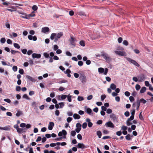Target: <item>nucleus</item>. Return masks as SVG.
Returning <instances> with one entry per match:
<instances>
[{"label": "nucleus", "mask_w": 153, "mask_h": 153, "mask_svg": "<svg viewBox=\"0 0 153 153\" xmlns=\"http://www.w3.org/2000/svg\"><path fill=\"white\" fill-rule=\"evenodd\" d=\"M101 53V56L103 57L107 62H111V58L108 54L105 53L103 52H102Z\"/></svg>", "instance_id": "nucleus-1"}, {"label": "nucleus", "mask_w": 153, "mask_h": 153, "mask_svg": "<svg viewBox=\"0 0 153 153\" xmlns=\"http://www.w3.org/2000/svg\"><path fill=\"white\" fill-rule=\"evenodd\" d=\"M79 79L82 83H85L87 81L86 76L84 74H80Z\"/></svg>", "instance_id": "nucleus-2"}, {"label": "nucleus", "mask_w": 153, "mask_h": 153, "mask_svg": "<svg viewBox=\"0 0 153 153\" xmlns=\"http://www.w3.org/2000/svg\"><path fill=\"white\" fill-rule=\"evenodd\" d=\"M138 82H142L146 79V77L143 74H141L138 76Z\"/></svg>", "instance_id": "nucleus-3"}, {"label": "nucleus", "mask_w": 153, "mask_h": 153, "mask_svg": "<svg viewBox=\"0 0 153 153\" xmlns=\"http://www.w3.org/2000/svg\"><path fill=\"white\" fill-rule=\"evenodd\" d=\"M127 60L130 62L132 64L134 65L139 67V64L135 61L129 58H126Z\"/></svg>", "instance_id": "nucleus-4"}, {"label": "nucleus", "mask_w": 153, "mask_h": 153, "mask_svg": "<svg viewBox=\"0 0 153 153\" xmlns=\"http://www.w3.org/2000/svg\"><path fill=\"white\" fill-rule=\"evenodd\" d=\"M110 117L114 122H118V118L113 113H111L110 115Z\"/></svg>", "instance_id": "nucleus-5"}, {"label": "nucleus", "mask_w": 153, "mask_h": 153, "mask_svg": "<svg viewBox=\"0 0 153 153\" xmlns=\"http://www.w3.org/2000/svg\"><path fill=\"white\" fill-rule=\"evenodd\" d=\"M67 134V133L66 131L65 130H62V131H60L59 132L58 135L59 136L61 137L62 136V135H63L64 137H64V138H66V135Z\"/></svg>", "instance_id": "nucleus-6"}, {"label": "nucleus", "mask_w": 153, "mask_h": 153, "mask_svg": "<svg viewBox=\"0 0 153 153\" xmlns=\"http://www.w3.org/2000/svg\"><path fill=\"white\" fill-rule=\"evenodd\" d=\"M114 52L116 54L120 56H126V53L124 51H115Z\"/></svg>", "instance_id": "nucleus-7"}, {"label": "nucleus", "mask_w": 153, "mask_h": 153, "mask_svg": "<svg viewBox=\"0 0 153 153\" xmlns=\"http://www.w3.org/2000/svg\"><path fill=\"white\" fill-rule=\"evenodd\" d=\"M89 146H85L83 143H78L77 145V147L78 148L84 149L88 148Z\"/></svg>", "instance_id": "nucleus-8"}, {"label": "nucleus", "mask_w": 153, "mask_h": 153, "mask_svg": "<svg viewBox=\"0 0 153 153\" xmlns=\"http://www.w3.org/2000/svg\"><path fill=\"white\" fill-rule=\"evenodd\" d=\"M105 126L107 127L114 128V126L113 123L111 121H109L105 123Z\"/></svg>", "instance_id": "nucleus-9"}, {"label": "nucleus", "mask_w": 153, "mask_h": 153, "mask_svg": "<svg viewBox=\"0 0 153 153\" xmlns=\"http://www.w3.org/2000/svg\"><path fill=\"white\" fill-rule=\"evenodd\" d=\"M76 40L73 36H71V38L69 39L70 42L72 45L74 46H75L76 45V44L75 43V41Z\"/></svg>", "instance_id": "nucleus-10"}, {"label": "nucleus", "mask_w": 153, "mask_h": 153, "mask_svg": "<svg viewBox=\"0 0 153 153\" xmlns=\"http://www.w3.org/2000/svg\"><path fill=\"white\" fill-rule=\"evenodd\" d=\"M85 111L89 115L91 116L93 115V114L92 110L90 108H87L85 110Z\"/></svg>", "instance_id": "nucleus-11"}, {"label": "nucleus", "mask_w": 153, "mask_h": 153, "mask_svg": "<svg viewBox=\"0 0 153 153\" xmlns=\"http://www.w3.org/2000/svg\"><path fill=\"white\" fill-rule=\"evenodd\" d=\"M54 126V124L53 122H50L48 126V129L50 130L52 129L53 127Z\"/></svg>", "instance_id": "nucleus-12"}, {"label": "nucleus", "mask_w": 153, "mask_h": 153, "mask_svg": "<svg viewBox=\"0 0 153 153\" xmlns=\"http://www.w3.org/2000/svg\"><path fill=\"white\" fill-rule=\"evenodd\" d=\"M86 121L88 123V126L89 127L91 128L92 126L93 123H92L91 122V120L89 118H86Z\"/></svg>", "instance_id": "nucleus-13"}, {"label": "nucleus", "mask_w": 153, "mask_h": 153, "mask_svg": "<svg viewBox=\"0 0 153 153\" xmlns=\"http://www.w3.org/2000/svg\"><path fill=\"white\" fill-rule=\"evenodd\" d=\"M50 29L48 27H43L42 29V31L43 33H46L49 31Z\"/></svg>", "instance_id": "nucleus-14"}, {"label": "nucleus", "mask_w": 153, "mask_h": 153, "mask_svg": "<svg viewBox=\"0 0 153 153\" xmlns=\"http://www.w3.org/2000/svg\"><path fill=\"white\" fill-rule=\"evenodd\" d=\"M41 55L39 54L33 53L32 55V57L33 58H39L41 57Z\"/></svg>", "instance_id": "nucleus-15"}, {"label": "nucleus", "mask_w": 153, "mask_h": 153, "mask_svg": "<svg viewBox=\"0 0 153 153\" xmlns=\"http://www.w3.org/2000/svg\"><path fill=\"white\" fill-rule=\"evenodd\" d=\"M73 117L75 119H79L80 118V116L77 114H74Z\"/></svg>", "instance_id": "nucleus-16"}, {"label": "nucleus", "mask_w": 153, "mask_h": 153, "mask_svg": "<svg viewBox=\"0 0 153 153\" xmlns=\"http://www.w3.org/2000/svg\"><path fill=\"white\" fill-rule=\"evenodd\" d=\"M26 77L31 82H35V80L34 79L29 75H27Z\"/></svg>", "instance_id": "nucleus-17"}, {"label": "nucleus", "mask_w": 153, "mask_h": 153, "mask_svg": "<svg viewBox=\"0 0 153 153\" xmlns=\"http://www.w3.org/2000/svg\"><path fill=\"white\" fill-rule=\"evenodd\" d=\"M25 128H19L18 129V130H17V132L18 133H21V132H25L26 131L25 130Z\"/></svg>", "instance_id": "nucleus-18"}, {"label": "nucleus", "mask_w": 153, "mask_h": 153, "mask_svg": "<svg viewBox=\"0 0 153 153\" xmlns=\"http://www.w3.org/2000/svg\"><path fill=\"white\" fill-rule=\"evenodd\" d=\"M63 35V33L62 32H59L57 34H56V37L57 39H59L61 38V36H62Z\"/></svg>", "instance_id": "nucleus-19"}, {"label": "nucleus", "mask_w": 153, "mask_h": 153, "mask_svg": "<svg viewBox=\"0 0 153 153\" xmlns=\"http://www.w3.org/2000/svg\"><path fill=\"white\" fill-rule=\"evenodd\" d=\"M77 14L80 16H86V14L83 11H79L77 12Z\"/></svg>", "instance_id": "nucleus-20"}, {"label": "nucleus", "mask_w": 153, "mask_h": 153, "mask_svg": "<svg viewBox=\"0 0 153 153\" xmlns=\"http://www.w3.org/2000/svg\"><path fill=\"white\" fill-rule=\"evenodd\" d=\"M23 114L22 112V111L18 110L16 114V116L17 117H19L20 115Z\"/></svg>", "instance_id": "nucleus-21"}, {"label": "nucleus", "mask_w": 153, "mask_h": 153, "mask_svg": "<svg viewBox=\"0 0 153 153\" xmlns=\"http://www.w3.org/2000/svg\"><path fill=\"white\" fill-rule=\"evenodd\" d=\"M110 88L113 90H115L116 88V86L114 83L111 84L110 86Z\"/></svg>", "instance_id": "nucleus-22"}, {"label": "nucleus", "mask_w": 153, "mask_h": 153, "mask_svg": "<svg viewBox=\"0 0 153 153\" xmlns=\"http://www.w3.org/2000/svg\"><path fill=\"white\" fill-rule=\"evenodd\" d=\"M136 104H137V108H136V109H137V110H138L139 109V108L140 107V101L138 99L137 100Z\"/></svg>", "instance_id": "nucleus-23"}, {"label": "nucleus", "mask_w": 153, "mask_h": 153, "mask_svg": "<svg viewBox=\"0 0 153 153\" xmlns=\"http://www.w3.org/2000/svg\"><path fill=\"white\" fill-rule=\"evenodd\" d=\"M10 126H5L3 127V130L5 131H9L10 130Z\"/></svg>", "instance_id": "nucleus-24"}, {"label": "nucleus", "mask_w": 153, "mask_h": 153, "mask_svg": "<svg viewBox=\"0 0 153 153\" xmlns=\"http://www.w3.org/2000/svg\"><path fill=\"white\" fill-rule=\"evenodd\" d=\"M146 87H143L140 90V93H143L146 91Z\"/></svg>", "instance_id": "nucleus-25"}, {"label": "nucleus", "mask_w": 153, "mask_h": 153, "mask_svg": "<svg viewBox=\"0 0 153 153\" xmlns=\"http://www.w3.org/2000/svg\"><path fill=\"white\" fill-rule=\"evenodd\" d=\"M56 33H52L50 39L52 40H53L54 39L55 37H56Z\"/></svg>", "instance_id": "nucleus-26"}, {"label": "nucleus", "mask_w": 153, "mask_h": 153, "mask_svg": "<svg viewBox=\"0 0 153 153\" xmlns=\"http://www.w3.org/2000/svg\"><path fill=\"white\" fill-rule=\"evenodd\" d=\"M35 15L34 13V12H32L31 13L27 15V17H28L29 19L31 17H34Z\"/></svg>", "instance_id": "nucleus-27"}, {"label": "nucleus", "mask_w": 153, "mask_h": 153, "mask_svg": "<svg viewBox=\"0 0 153 153\" xmlns=\"http://www.w3.org/2000/svg\"><path fill=\"white\" fill-rule=\"evenodd\" d=\"M97 134L99 138H100L102 135L101 131H97Z\"/></svg>", "instance_id": "nucleus-28"}, {"label": "nucleus", "mask_w": 153, "mask_h": 153, "mask_svg": "<svg viewBox=\"0 0 153 153\" xmlns=\"http://www.w3.org/2000/svg\"><path fill=\"white\" fill-rule=\"evenodd\" d=\"M21 17L23 18H25L27 19H29L28 17H27V15L26 14H23V15L21 16H20Z\"/></svg>", "instance_id": "nucleus-29"}, {"label": "nucleus", "mask_w": 153, "mask_h": 153, "mask_svg": "<svg viewBox=\"0 0 153 153\" xmlns=\"http://www.w3.org/2000/svg\"><path fill=\"white\" fill-rule=\"evenodd\" d=\"M67 99H68V101L69 102H71V101H72V100H71V95H70V94H69L67 96Z\"/></svg>", "instance_id": "nucleus-30"}, {"label": "nucleus", "mask_w": 153, "mask_h": 153, "mask_svg": "<svg viewBox=\"0 0 153 153\" xmlns=\"http://www.w3.org/2000/svg\"><path fill=\"white\" fill-rule=\"evenodd\" d=\"M22 97L23 98H25V99H27V100H30V98L28 97L27 95L26 94H24L23 95Z\"/></svg>", "instance_id": "nucleus-31"}, {"label": "nucleus", "mask_w": 153, "mask_h": 153, "mask_svg": "<svg viewBox=\"0 0 153 153\" xmlns=\"http://www.w3.org/2000/svg\"><path fill=\"white\" fill-rule=\"evenodd\" d=\"M98 72L100 73H102L104 71V69L102 68H98Z\"/></svg>", "instance_id": "nucleus-32"}, {"label": "nucleus", "mask_w": 153, "mask_h": 153, "mask_svg": "<svg viewBox=\"0 0 153 153\" xmlns=\"http://www.w3.org/2000/svg\"><path fill=\"white\" fill-rule=\"evenodd\" d=\"M13 45L15 48L17 49H19L20 48V46L18 44L14 43L13 44Z\"/></svg>", "instance_id": "nucleus-33"}, {"label": "nucleus", "mask_w": 153, "mask_h": 153, "mask_svg": "<svg viewBox=\"0 0 153 153\" xmlns=\"http://www.w3.org/2000/svg\"><path fill=\"white\" fill-rule=\"evenodd\" d=\"M79 44L83 47L85 46V42L83 40H81L79 42Z\"/></svg>", "instance_id": "nucleus-34"}, {"label": "nucleus", "mask_w": 153, "mask_h": 153, "mask_svg": "<svg viewBox=\"0 0 153 153\" xmlns=\"http://www.w3.org/2000/svg\"><path fill=\"white\" fill-rule=\"evenodd\" d=\"M43 55L45 58H48L49 57V54L46 52L43 53Z\"/></svg>", "instance_id": "nucleus-35"}, {"label": "nucleus", "mask_w": 153, "mask_h": 153, "mask_svg": "<svg viewBox=\"0 0 153 153\" xmlns=\"http://www.w3.org/2000/svg\"><path fill=\"white\" fill-rule=\"evenodd\" d=\"M59 105L60 106L59 108H62L64 106V104L63 102H61L59 103Z\"/></svg>", "instance_id": "nucleus-36"}, {"label": "nucleus", "mask_w": 153, "mask_h": 153, "mask_svg": "<svg viewBox=\"0 0 153 153\" xmlns=\"http://www.w3.org/2000/svg\"><path fill=\"white\" fill-rule=\"evenodd\" d=\"M83 97L82 96H78L77 98V100L78 101H80L84 100Z\"/></svg>", "instance_id": "nucleus-37"}, {"label": "nucleus", "mask_w": 153, "mask_h": 153, "mask_svg": "<svg viewBox=\"0 0 153 153\" xmlns=\"http://www.w3.org/2000/svg\"><path fill=\"white\" fill-rule=\"evenodd\" d=\"M81 125L79 123H77L76 125V127L77 128L81 129Z\"/></svg>", "instance_id": "nucleus-38"}, {"label": "nucleus", "mask_w": 153, "mask_h": 153, "mask_svg": "<svg viewBox=\"0 0 153 153\" xmlns=\"http://www.w3.org/2000/svg\"><path fill=\"white\" fill-rule=\"evenodd\" d=\"M87 123L85 122L84 123L82 124V128L83 129L87 127Z\"/></svg>", "instance_id": "nucleus-39"}, {"label": "nucleus", "mask_w": 153, "mask_h": 153, "mask_svg": "<svg viewBox=\"0 0 153 153\" xmlns=\"http://www.w3.org/2000/svg\"><path fill=\"white\" fill-rule=\"evenodd\" d=\"M140 102H141V103H143V104H145L146 102V101L143 98H141L140 99Z\"/></svg>", "instance_id": "nucleus-40"}, {"label": "nucleus", "mask_w": 153, "mask_h": 153, "mask_svg": "<svg viewBox=\"0 0 153 153\" xmlns=\"http://www.w3.org/2000/svg\"><path fill=\"white\" fill-rule=\"evenodd\" d=\"M71 134L73 137H74L76 134V132L74 131H71Z\"/></svg>", "instance_id": "nucleus-41"}, {"label": "nucleus", "mask_w": 153, "mask_h": 153, "mask_svg": "<svg viewBox=\"0 0 153 153\" xmlns=\"http://www.w3.org/2000/svg\"><path fill=\"white\" fill-rule=\"evenodd\" d=\"M123 44L126 46H127L128 45V43L127 40H124L123 42Z\"/></svg>", "instance_id": "nucleus-42"}, {"label": "nucleus", "mask_w": 153, "mask_h": 153, "mask_svg": "<svg viewBox=\"0 0 153 153\" xmlns=\"http://www.w3.org/2000/svg\"><path fill=\"white\" fill-rule=\"evenodd\" d=\"M126 138L127 140H130L131 139V138L130 137V135L129 134H127L126 136Z\"/></svg>", "instance_id": "nucleus-43"}, {"label": "nucleus", "mask_w": 153, "mask_h": 153, "mask_svg": "<svg viewBox=\"0 0 153 153\" xmlns=\"http://www.w3.org/2000/svg\"><path fill=\"white\" fill-rule=\"evenodd\" d=\"M140 86L138 84H137L135 86V88L137 91L139 90L140 88Z\"/></svg>", "instance_id": "nucleus-44"}, {"label": "nucleus", "mask_w": 153, "mask_h": 153, "mask_svg": "<svg viewBox=\"0 0 153 153\" xmlns=\"http://www.w3.org/2000/svg\"><path fill=\"white\" fill-rule=\"evenodd\" d=\"M32 9L34 11L38 9V7L36 5H34L32 7Z\"/></svg>", "instance_id": "nucleus-45"}, {"label": "nucleus", "mask_w": 153, "mask_h": 153, "mask_svg": "<svg viewBox=\"0 0 153 153\" xmlns=\"http://www.w3.org/2000/svg\"><path fill=\"white\" fill-rule=\"evenodd\" d=\"M134 116L131 115L130 117L127 119V120H128V121H131L134 119Z\"/></svg>", "instance_id": "nucleus-46"}, {"label": "nucleus", "mask_w": 153, "mask_h": 153, "mask_svg": "<svg viewBox=\"0 0 153 153\" xmlns=\"http://www.w3.org/2000/svg\"><path fill=\"white\" fill-rule=\"evenodd\" d=\"M14 72H16L17 70V67L16 66H13L12 68Z\"/></svg>", "instance_id": "nucleus-47"}, {"label": "nucleus", "mask_w": 153, "mask_h": 153, "mask_svg": "<svg viewBox=\"0 0 153 153\" xmlns=\"http://www.w3.org/2000/svg\"><path fill=\"white\" fill-rule=\"evenodd\" d=\"M72 118L68 117L67 119V121L68 123H69L72 120Z\"/></svg>", "instance_id": "nucleus-48"}, {"label": "nucleus", "mask_w": 153, "mask_h": 153, "mask_svg": "<svg viewBox=\"0 0 153 153\" xmlns=\"http://www.w3.org/2000/svg\"><path fill=\"white\" fill-rule=\"evenodd\" d=\"M6 41V39L5 38H1L0 39V42L1 43H4Z\"/></svg>", "instance_id": "nucleus-49"}, {"label": "nucleus", "mask_w": 153, "mask_h": 153, "mask_svg": "<svg viewBox=\"0 0 153 153\" xmlns=\"http://www.w3.org/2000/svg\"><path fill=\"white\" fill-rule=\"evenodd\" d=\"M112 110L110 108H108L106 110V112L108 114H110L112 113Z\"/></svg>", "instance_id": "nucleus-50"}, {"label": "nucleus", "mask_w": 153, "mask_h": 153, "mask_svg": "<svg viewBox=\"0 0 153 153\" xmlns=\"http://www.w3.org/2000/svg\"><path fill=\"white\" fill-rule=\"evenodd\" d=\"M118 42L119 43H120L122 42L123 41V38L121 37L118 38L117 39Z\"/></svg>", "instance_id": "nucleus-51"}, {"label": "nucleus", "mask_w": 153, "mask_h": 153, "mask_svg": "<svg viewBox=\"0 0 153 153\" xmlns=\"http://www.w3.org/2000/svg\"><path fill=\"white\" fill-rule=\"evenodd\" d=\"M106 97V96L105 95H102L101 96V101H103L105 98Z\"/></svg>", "instance_id": "nucleus-52"}, {"label": "nucleus", "mask_w": 153, "mask_h": 153, "mask_svg": "<svg viewBox=\"0 0 153 153\" xmlns=\"http://www.w3.org/2000/svg\"><path fill=\"white\" fill-rule=\"evenodd\" d=\"M122 132L121 131H118L116 132V135L118 136H120L122 134Z\"/></svg>", "instance_id": "nucleus-53"}, {"label": "nucleus", "mask_w": 153, "mask_h": 153, "mask_svg": "<svg viewBox=\"0 0 153 153\" xmlns=\"http://www.w3.org/2000/svg\"><path fill=\"white\" fill-rule=\"evenodd\" d=\"M16 91H19L21 90V87L20 86H17L16 87Z\"/></svg>", "instance_id": "nucleus-54"}, {"label": "nucleus", "mask_w": 153, "mask_h": 153, "mask_svg": "<svg viewBox=\"0 0 153 153\" xmlns=\"http://www.w3.org/2000/svg\"><path fill=\"white\" fill-rule=\"evenodd\" d=\"M132 80L135 82H137L138 81V79L137 77L135 76L133 77Z\"/></svg>", "instance_id": "nucleus-55"}, {"label": "nucleus", "mask_w": 153, "mask_h": 153, "mask_svg": "<svg viewBox=\"0 0 153 153\" xmlns=\"http://www.w3.org/2000/svg\"><path fill=\"white\" fill-rule=\"evenodd\" d=\"M21 51L24 54H26L27 50L26 49H22Z\"/></svg>", "instance_id": "nucleus-56"}, {"label": "nucleus", "mask_w": 153, "mask_h": 153, "mask_svg": "<svg viewBox=\"0 0 153 153\" xmlns=\"http://www.w3.org/2000/svg\"><path fill=\"white\" fill-rule=\"evenodd\" d=\"M4 101L8 103H10L11 102L10 100L9 99H5L4 100Z\"/></svg>", "instance_id": "nucleus-57"}, {"label": "nucleus", "mask_w": 153, "mask_h": 153, "mask_svg": "<svg viewBox=\"0 0 153 153\" xmlns=\"http://www.w3.org/2000/svg\"><path fill=\"white\" fill-rule=\"evenodd\" d=\"M78 64L79 66H82L83 65V62L82 61H79L78 62Z\"/></svg>", "instance_id": "nucleus-58"}, {"label": "nucleus", "mask_w": 153, "mask_h": 153, "mask_svg": "<svg viewBox=\"0 0 153 153\" xmlns=\"http://www.w3.org/2000/svg\"><path fill=\"white\" fill-rule=\"evenodd\" d=\"M93 96L91 95H90L87 97V99L88 100H90L93 98Z\"/></svg>", "instance_id": "nucleus-59"}, {"label": "nucleus", "mask_w": 153, "mask_h": 153, "mask_svg": "<svg viewBox=\"0 0 153 153\" xmlns=\"http://www.w3.org/2000/svg\"><path fill=\"white\" fill-rule=\"evenodd\" d=\"M59 114V111L58 110H56L55 111V114L56 116H58Z\"/></svg>", "instance_id": "nucleus-60"}, {"label": "nucleus", "mask_w": 153, "mask_h": 153, "mask_svg": "<svg viewBox=\"0 0 153 153\" xmlns=\"http://www.w3.org/2000/svg\"><path fill=\"white\" fill-rule=\"evenodd\" d=\"M20 126L22 128H25L26 126V124L24 123H21L20 124Z\"/></svg>", "instance_id": "nucleus-61"}, {"label": "nucleus", "mask_w": 153, "mask_h": 153, "mask_svg": "<svg viewBox=\"0 0 153 153\" xmlns=\"http://www.w3.org/2000/svg\"><path fill=\"white\" fill-rule=\"evenodd\" d=\"M67 97V96L66 95H62L61 96V98L62 100L65 99Z\"/></svg>", "instance_id": "nucleus-62"}, {"label": "nucleus", "mask_w": 153, "mask_h": 153, "mask_svg": "<svg viewBox=\"0 0 153 153\" xmlns=\"http://www.w3.org/2000/svg\"><path fill=\"white\" fill-rule=\"evenodd\" d=\"M7 44H12V41L9 39H7Z\"/></svg>", "instance_id": "nucleus-63"}, {"label": "nucleus", "mask_w": 153, "mask_h": 153, "mask_svg": "<svg viewBox=\"0 0 153 153\" xmlns=\"http://www.w3.org/2000/svg\"><path fill=\"white\" fill-rule=\"evenodd\" d=\"M129 99L130 101L131 102H133L134 100V98L132 96H130L129 97Z\"/></svg>", "instance_id": "nucleus-64"}]
</instances>
